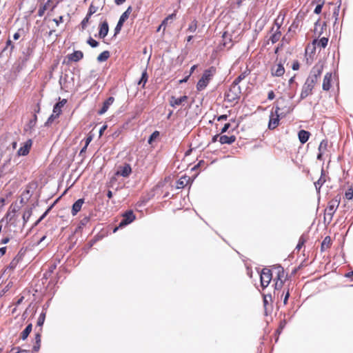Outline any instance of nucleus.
<instances>
[{"label": "nucleus", "instance_id": "nucleus-49", "mask_svg": "<svg viewBox=\"0 0 353 353\" xmlns=\"http://www.w3.org/2000/svg\"><path fill=\"white\" fill-rule=\"evenodd\" d=\"M323 4L324 1H322L321 3L318 4L314 8V12L317 14H320L321 12Z\"/></svg>", "mask_w": 353, "mask_h": 353}, {"label": "nucleus", "instance_id": "nucleus-27", "mask_svg": "<svg viewBox=\"0 0 353 353\" xmlns=\"http://www.w3.org/2000/svg\"><path fill=\"white\" fill-rule=\"evenodd\" d=\"M298 137L299 141L303 144L308 141L310 137V133L308 131L301 130L299 132Z\"/></svg>", "mask_w": 353, "mask_h": 353}, {"label": "nucleus", "instance_id": "nucleus-44", "mask_svg": "<svg viewBox=\"0 0 353 353\" xmlns=\"http://www.w3.org/2000/svg\"><path fill=\"white\" fill-rule=\"evenodd\" d=\"M91 16H88L87 14L85 17L81 21V26L83 30H85L89 23L90 19Z\"/></svg>", "mask_w": 353, "mask_h": 353}, {"label": "nucleus", "instance_id": "nucleus-39", "mask_svg": "<svg viewBox=\"0 0 353 353\" xmlns=\"http://www.w3.org/2000/svg\"><path fill=\"white\" fill-rule=\"evenodd\" d=\"M246 77V74L245 72H243L241 73L240 75H239L234 80V81L232 82V85H234L236 86H239V83L243 80Z\"/></svg>", "mask_w": 353, "mask_h": 353}, {"label": "nucleus", "instance_id": "nucleus-36", "mask_svg": "<svg viewBox=\"0 0 353 353\" xmlns=\"http://www.w3.org/2000/svg\"><path fill=\"white\" fill-rule=\"evenodd\" d=\"M223 39L224 40L223 41V46L225 47H228V48H231L232 46V39H230V37H228V35L227 34L226 32H224L223 34Z\"/></svg>", "mask_w": 353, "mask_h": 353}, {"label": "nucleus", "instance_id": "nucleus-23", "mask_svg": "<svg viewBox=\"0 0 353 353\" xmlns=\"http://www.w3.org/2000/svg\"><path fill=\"white\" fill-rule=\"evenodd\" d=\"M236 141V137L234 135L227 136V135H221L219 137V141L221 144H232Z\"/></svg>", "mask_w": 353, "mask_h": 353}, {"label": "nucleus", "instance_id": "nucleus-47", "mask_svg": "<svg viewBox=\"0 0 353 353\" xmlns=\"http://www.w3.org/2000/svg\"><path fill=\"white\" fill-rule=\"evenodd\" d=\"M159 136V131H154L150 137L148 139V143L150 144L152 142L156 139Z\"/></svg>", "mask_w": 353, "mask_h": 353}, {"label": "nucleus", "instance_id": "nucleus-42", "mask_svg": "<svg viewBox=\"0 0 353 353\" xmlns=\"http://www.w3.org/2000/svg\"><path fill=\"white\" fill-rule=\"evenodd\" d=\"M59 116L57 115V114L52 112V114L49 117L47 121L45 123V126H49L52 124L54 120L58 118Z\"/></svg>", "mask_w": 353, "mask_h": 353}, {"label": "nucleus", "instance_id": "nucleus-28", "mask_svg": "<svg viewBox=\"0 0 353 353\" xmlns=\"http://www.w3.org/2000/svg\"><path fill=\"white\" fill-rule=\"evenodd\" d=\"M67 103V99H62L59 102L57 103L53 108V112L57 114V115H60L61 114V108L65 105Z\"/></svg>", "mask_w": 353, "mask_h": 353}, {"label": "nucleus", "instance_id": "nucleus-8", "mask_svg": "<svg viewBox=\"0 0 353 353\" xmlns=\"http://www.w3.org/2000/svg\"><path fill=\"white\" fill-rule=\"evenodd\" d=\"M279 110H280V108L279 106H276L275 111L271 112V114L270 115L269 123H268V128L269 129L274 130L276 128H277V126L279 125V117L281 115L279 113Z\"/></svg>", "mask_w": 353, "mask_h": 353}, {"label": "nucleus", "instance_id": "nucleus-26", "mask_svg": "<svg viewBox=\"0 0 353 353\" xmlns=\"http://www.w3.org/2000/svg\"><path fill=\"white\" fill-rule=\"evenodd\" d=\"M327 43L328 38L324 37L321 38L319 40L314 39L312 41V44L319 48H325L327 46Z\"/></svg>", "mask_w": 353, "mask_h": 353}, {"label": "nucleus", "instance_id": "nucleus-52", "mask_svg": "<svg viewBox=\"0 0 353 353\" xmlns=\"http://www.w3.org/2000/svg\"><path fill=\"white\" fill-rule=\"evenodd\" d=\"M122 27H123V24L118 22L117 24V26L115 27V29H114V34L115 35L120 32Z\"/></svg>", "mask_w": 353, "mask_h": 353}, {"label": "nucleus", "instance_id": "nucleus-56", "mask_svg": "<svg viewBox=\"0 0 353 353\" xmlns=\"http://www.w3.org/2000/svg\"><path fill=\"white\" fill-rule=\"evenodd\" d=\"M275 97V94L273 90H270L268 94V99L269 100H273Z\"/></svg>", "mask_w": 353, "mask_h": 353}, {"label": "nucleus", "instance_id": "nucleus-64", "mask_svg": "<svg viewBox=\"0 0 353 353\" xmlns=\"http://www.w3.org/2000/svg\"><path fill=\"white\" fill-rule=\"evenodd\" d=\"M17 353H32L30 350H20L17 352Z\"/></svg>", "mask_w": 353, "mask_h": 353}, {"label": "nucleus", "instance_id": "nucleus-32", "mask_svg": "<svg viewBox=\"0 0 353 353\" xmlns=\"http://www.w3.org/2000/svg\"><path fill=\"white\" fill-rule=\"evenodd\" d=\"M19 261H20V257H18L17 256H15L11 261V262L9 264V265L6 268V269L5 270V272L6 270L13 271L15 269V268L17 267V265H18Z\"/></svg>", "mask_w": 353, "mask_h": 353}, {"label": "nucleus", "instance_id": "nucleus-35", "mask_svg": "<svg viewBox=\"0 0 353 353\" xmlns=\"http://www.w3.org/2000/svg\"><path fill=\"white\" fill-rule=\"evenodd\" d=\"M110 57V52L108 50L103 51L97 57L99 62L105 61Z\"/></svg>", "mask_w": 353, "mask_h": 353}, {"label": "nucleus", "instance_id": "nucleus-51", "mask_svg": "<svg viewBox=\"0 0 353 353\" xmlns=\"http://www.w3.org/2000/svg\"><path fill=\"white\" fill-rule=\"evenodd\" d=\"M90 221V218L88 216H85L80 221V226H84L88 222Z\"/></svg>", "mask_w": 353, "mask_h": 353}, {"label": "nucleus", "instance_id": "nucleus-16", "mask_svg": "<svg viewBox=\"0 0 353 353\" xmlns=\"http://www.w3.org/2000/svg\"><path fill=\"white\" fill-rule=\"evenodd\" d=\"M287 11L285 10H282L279 12L276 19L274 20V25L276 26V30H281V27L283 23L284 19L285 17Z\"/></svg>", "mask_w": 353, "mask_h": 353}, {"label": "nucleus", "instance_id": "nucleus-62", "mask_svg": "<svg viewBox=\"0 0 353 353\" xmlns=\"http://www.w3.org/2000/svg\"><path fill=\"white\" fill-rule=\"evenodd\" d=\"M221 136V135H220V134H216V135H214V136L212 137V141L213 143H215L216 141H219V137H220Z\"/></svg>", "mask_w": 353, "mask_h": 353}, {"label": "nucleus", "instance_id": "nucleus-38", "mask_svg": "<svg viewBox=\"0 0 353 353\" xmlns=\"http://www.w3.org/2000/svg\"><path fill=\"white\" fill-rule=\"evenodd\" d=\"M148 74H147V70L145 69L142 72L141 78L140 81H139L138 84L141 85V83H143V88H144L145 83L148 81Z\"/></svg>", "mask_w": 353, "mask_h": 353}, {"label": "nucleus", "instance_id": "nucleus-59", "mask_svg": "<svg viewBox=\"0 0 353 353\" xmlns=\"http://www.w3.org/2000/svg\"><path fill=\"white\" fill-rule=\"evenodd\" d=\"M10 241V237L6 236V237H4V238H3V239H1V243H3V244H6V243H8Z\"/></svg>", "mask_w": 353, "mask_h": 353}, {"label": "nucleus", "instance_id": "nucleus-31", "mask_svg": "<svg viewBox=\"0 0 353 353\" xmlns=\"http://www.w3.org/2000/svg\"><path fill=\"white\" fill-rule=\"evenodd\" d=\"M41 333L38 332L35 334L34 340L35 342L33 345L32 349L34 352H38L41 347Z\"/></svg>", "mask_w": 353, "mask_h": 353}, {"label": "nucleus", "instance_id": "nucleus-53", "mask_svg": "<svg viewBox=\"0 0 353 353\" xmlns=\"http://www.w3.org/2000/svg\"><path fill=\"white\" fill-rule=\"evenodd\" d=\"M300 68V64H299V62L296 60L293 62L292 63V68L293 70H298Z\"/></svg>", "mask_w": 353, "mask_h": 353}, {"label": "nucleus", "instance_id": "nucleus-46", "mask_svg": "<svg viewBox=\"0 0 353 353\" xmlns=\"http://www.w3.org/2000/svg\"><path fill=\"white\" fill-rule=\"evenodd\" d=\"M87 43L92 48H96L99 46V43L92 37L88 38Z\"/></svg>", "mask_w": 353, "mask_h": 353}, {"label": "nucleus", "instance_id": "nucleus-34", "mask_svg": "<svg viewBox=\"0 0 353 353\" xmlns=\"http://www.w3.org/2000/svg\"><path fill=\"white\" fill-rule=\"evenodd\" d=\"M337 3H338V5L334 6L333 13H332V17H333V18H334V23H336L338 20L340 8L341 6V1L339 0V1H338Z\"/></svg>", "mask_w": 353, "mask_h": 353}, {"label": "nucleus", "instance_id": "nucleus-15", "mask_svg": "<svg viewBox=\"0 0 353 353\" xmlns=\"http://www.w3.org/2000/svg\"><path fill=\"white\" fill-rule=\"evenodd\" d=\"M332 73L327 72L323 80L322 88L324 91H329L332 87Z\"/></svg>", "mask_w": 353, "mask_h": 353}, {"label": "nucleus", "instance_id": "nucleus-45", "mask_svg": "<svg viewBox=\"0 0 353 353\" xmlns=\"http://www.w3.org/2000/svg\"><path fill=\"white\" fill-rule=\"evenodd\" d=\"M283 296V304L286 305L288 304V299L290 297V290L288 288L287 291L283 292L281 296Z\"/></svg>", "mask_w": 353, "mask_h": 353}, {"label": "nucleus", "instance_id": "nucleus-14", "mask_svg": "<svg viewBox=\"0 0 353 353\" xmlns=\"http://www.w3.org/2000/svg\"><path fill=\"white\" fill-rule=\"evenodd\" d=\"M131 172L132 168L130 165L128 163H125L123 165L119 167L117 174L123 177H128L131 174Z\"/></svg>", "mask_w": 353, "mask_h": 353}, {"label": "nucleus", "instance_id": "nucleus-21", "mask_svg": "<svg viewBox=\"0 0 353 353\" xmlns=\"http://www.w3.org/2000/svg\"><path fill=\"white\" fill-rule=\"evenodd\" d=\"M114 98L112 97H108L103 103V106L101 110H99V114H103L107 112L109 107L113 103Z\"/></svg>", "mask_w": 353, "mask_h": 353}, {"label": "nucleus", "instance_id": "nucleus-5", "mask_svg": "<svg viewBox=\"0 0 353 353\" xmlns=\"http://www.w3.org/2000/svg\"><path fill=\"white\" fill-rule=\"evenodd\" d=\"M241 90L240 86L231 85L229 90L225 93V100L230 103L236 104L240 99Z\"/></svg>", "mask_w": 353, "mask_h": 353}, {"label": "nucleus", "instance_id": "nucleus-13", "mask_svg": "<svg viewBox=\"0 0 353 353\" xmlns=\"http://www.w3.org/2000/svg\"><path fill=\"white\" fill-rule=\"evenodd\" d=\"M284 73L285 68L281 61L274 65L271 69V74L274 77H282Z\"/></svg>", "mask_w": 353, "mask_h": 353}, {"label": "nucleus", "instance_id": "nucleus-30", "mask_svg": "<svg viewBox=\"0 0 353 353\" xmlns=\"http://www.w3.org/2000/svg\"><path fill=\"white\" fill-rule=\"evenodd\" d=\"M132 7L129 6L127 10L121 14L118 22L123 25V23L128 19L130 14L132 12Z\"/></svg>", "mask_w": 353, "mask_h": 353}, {"label": "nucleus", "instance_id": "nucleus-11", "mask_svg": "<svg viewBox=\"0 0 353 353\" xmlns=\"http://www.w3.org/2000/svg\"><path fill=\"white\" fill-rule=\"evenodd\" d=\"M188 97L186 95H183L179 98H176L172 96L169 100L170 106L175 108L178 105H183L184 103L188 101Z\"/></svg>", "mask_w": 353, "mask_h": 353}, {"label": "nucleus", "instance_id": "nucleus-12", "mask_svg": "<svg viewBox=\"0 0 353 353\" xmlns=\"http://www.w3.org/2000/svg\"><path fill=\"white\" fill-rule=\"evenodd\" d=\"M271 32H273L269 39L267 41H264V46L269 44V42L271 41L272 44L276 43L279 41L281 37V30H275L274 31V27L271 28Z\"/></svg>", "mask_w": 353, "mask_h": 353}, {"label": "nucleus", "instance_id": "nucleus-20", "mask_svg": "<svg viewBox=\"0 0 353 353\" xmlns=\"http://www.w3.org/2000/svg\"><path fill=\"white\" fill-rule=\"evenodd\" d=\"M84 203L83 199H79L74 203L72 207L71 214L72 216L77 214L81 211L83 204Z\"/></svg>", "mask_w": 353, "mask_h": 353}, {"label": "nucleus", "instance_id": "nucleus-63", "mask_svg": "<svg viewBox=\"0 0 353 353\" xmlns=\"http://www.w3.org/2000/svg\"><path fill=\"white\" fill-rule=\"evenodd\" d=\"M6 252V247H3L0 248V256H3Z\"/></svg>", "mask_w": 353, "mask_h": 353}, {"label": "nucleus", "instance_id": "nucleus-61", "mask_svg": "<svg viewBox=\"0 0 353 353\" xmlns=\"http://www.w3.org/2000/svg\"><path fill=\"white\" fill-rule=\"evenodd\" d=\"M106 128H107V125H103V126L101 128V129H100V130H99V136H100V137L103 134V132H104V131L106 130Z\"/></svg>", "mask_w": 353, "mask_h": 353}, {"label": "nucleus", "instance_id": "nucleus-60", "mask_svg": "<svg viewBox=\"0 0 353 353\" xmlns=\"http://www.w3.org/2000/svg\"><path fill=\"white\" fill-rule=\"evenodd\" d=\"M323 181H321V179H320L317 182H316L314 184H315V186H316V188H320V187L323 185Z\"/></svg>", "mask_w": 353, "mask_h": 353}, {"label": "nucleus", "instance_id": "nucleus-57", "mask_svg": "<svg viewBox=\"0 0 353 353\" xmlns=\"http://www.w3.org/2000/svg\"><path fill=\"white\" fill-rule=\"evenodd\" d=\"M92 135L88 136L85 140V145L88 146V145L92 141Z\"/></svg>", "mask_w": 353, "mask_h": 353}, {"label": "nucleus", "instance_id": "nucleus-2", "mask_svg": "<svg viewBox=\"0 0 353 353\" xmlns=\"http://www.w3.org/2000/svg\"><path fill=\"white\" fill-rule=\"evenodd\" d=\"M273 282L274 283V289L281 290L285 282L288 280V274L285 272L284 268L280 265H272Z\"/></svg>", "mask_w": 353, "mask_h": 353}, {"label": "nucleus", "instance_id": "nucleus-19", "mask_svg": "<svg viewBox=\"0 0 353 353\" xmlns=\"http://www.w3.org/2000/svg\"><path fill=\"white\" fill-rule=\"evenodd\" d=\"M109 30L108 23L106 21L102 22L99 25V37L101 39H104Z\"/></svg>", "mask_w": 353, "mask_h": 353}, {"label": "nucleus", "instance_id": "nucleus-9", "mask_svg": "<svg viewBox=\"0 0 353 353\" xmlns=\"http://www.w3.org/2000/svg\"><path fill=\"white\" fill-rule=\"evenodd\" d=\"M104 5V2L102 0H93L91 3L88 14V16H92L94 13H96L99 9H102Z\"/></svg>", "mask_w": 353, "mask_h": 353}, {"label": "nucleus", "instance_id": "nucleus-33", "mask_svg": "<svg viewBox=\"0 0 353 353\" xmlns=\"http://www.w3.org/2000/svg\"><path fill=\"white\" fill-rule=\"evenodd\" d=\"M32 329V323L28 324L25 330L21 333V339L25 340L28 338Z\"/></svg>", "mask_w": 353, "mask_h": 353}, {"label": "nucleus", "instance_id": "nucleus-24", "mask_svg": "<svg viewBox=\"0 0 353 353\" xmlns=\"http://www.w3.org/2000/svg\"><path fill=\"white\" fill-rule=\"evenodd\" d=\"M332 244L331 237L330 236H325L321 243V251L323 252L328 250L331 248Z\"/></svg>", "mask_w": 353, "mask_h": 353}, {"label": "nucleus", "instance_id": "nucleus-7", "mask_svg": "<svg viewBox=\"0 0 353 353\" xmlns=\"http://www.w3.org/2000/svg\"><path fill=\"white\" fill-rule=\"evenodd\" d=\"M19 210V206L17 205V203H12L6 213V218L8 219V221L14 224L17 219V212Z\"/></svg>", "mask_w": 353, "mask_h": 353}, {"label": "nucleus", "instance_id": "nucleus-1", "mask_svg": "<svg viewBox=\"0 0 353 353\" xmlns=\"http://www.w3.org/2000/svg\"><path fill=\"white\" fill-rule=\"evenodd\" d=\"M323 70V64L321 62L316 63L312 70L310 74L307 77L304 84L302 86L300 94L301 99H304L308 96L312 94L313 89L316 84L318 83Z\"/></svg>", "mask_w": 353, "mask_h": 353}, {"label": "nucleus", "instance_id": "nucleus-29", "mask_svg": "<svg viewBox=\"0 0 353 353\" xmlns=\"http://www.w3.org/2000/svg\"><path fill=\"white\" fill-rule=\"evenodd\" d=\"M176 12L169 14L167 17H165L161 23V26H163V33L164 34L166 26H168L170 21H172L176 18Z\"/></svg>", "mask_w": 353, "mask_h": 353}, {"label": "nucleus", "instance_id": "nucleus-37", "mask_svg": "<svg viewBox=\"0 0 353 353\" xmlns=\"http://www.w3.org/2000/svg\"><path fill=\"white\" fill-rule=\"evenodd\" d=\"M50 1H51V0H48V1L45 3V4L41 5V6L39 7V10H38V15H39V17H42V16L44 14V13H45L46 10L48 9V4H49V3L50 2Z\"/></svg>", "mask_w": 353, "mask_h": 353}, {"label": "nucleus", "instance_id": "nucleus-17", "mask_svg": "<svg viewBox=\"0 0 353 353\" xmlns=\"http://www.w3.org/2000/svg\"><path fill=\"white\" fill-rule=\"evenodd\" d=\"M191 182V179L190 176L184 175L181 176L177 181H176V188L177 189H181L187 186L188 184H190Z\"/></svg>", "mask_w": 353, "mask_h": 353}, {"label": "nucleus", "instance_id": "nucleus-4", "mask_svg": "<svg viewBox=\"0 0 353 353\" xmlns=\"http://www.w3.org/2000/svg\"><path fill=\"white\" fill-rule=\"evenodd\" d=\"M341 201V196H336L331 199L327 205L324 212V222L328 224L332 221L333 216L337 210Z\"/></svg>", "mask_w": 353, "mask_h": 353}, {"label": "nucleus", "instance_id": "nucleus-18", "mask_svg": "<svg viewBox=\"0 0 353 353\" xmlns=\"http://www.w3.org/2000/svg\"><path fill=\"white\" fill-rule=\"evenodd\" d=\"M31 145H32V141L30 139H29L28 141H27L24 145L21 147L18 152H17V154L19 156H26L27 155L29 152H30V148H31Z\"/></svg>", "mask_w": 353, "mask_h": 353}, {"label": "nucleus", "instance_id": "nucleus-25", "mask_svg": "<svg viewBox=\"0 0 353 353\" xmlns=\"http://www.w3.org/2000/svg\"><path fill=\"white\" fill-rule=\"evenodd\" d=\"M83 57V53L80 50H77L68 55V58L70 61L77 62L82 59Z\"/></svg>", "mask_w": 353, "mask_h": 353}, {"label": "nucleus", "instance_id": "nucleus-3", "mask_svg": "<svg viewBox=\"0 0 353 353\" xmlns=\"http://www.w3.org/2000/svg\"><path fill=\"white\" fill-rule=\"evenodd\" d=\"M216 73V68L214 66H211L205 70L201 79L196 83L197 91L200 92L205 90Z\"/></svg>", "mask_w": 353, "mask_h": 353}, {"label": "nucleus", "instance_id": "nucleus-6", "mask_svg": "<svg viewBox=\"0 0 353 353\" xmlns=\"http://www.w3.org/2000/svg\"><path fill=\"white\" fill-rule=\"evenodd\" d=\"M261 285L263 288L268 287L272 280H273L272 266L270 268H263L261 272Z\"/></svg>", "mask_w": 353, "mask_h": 353}, {"label": "nucleus", "instance_id": "nucleus-40", "mask_svg": "<svg viewBox=\"0 0 353 353\" xmlns=\"http://www.w3.org/2000/svg\"><path fill=\"white\" fill-rule=\"evenodd\" d=\"M197 21L194 19L189 25L187 31L190 32H194L197 29Z\"/></svg>", "mask_w": 353, "mask_h": 353}, {"label": "nucleus", "instance_id": "nucleus-55", "mask_svg": "<svg viewBox=\"0 0 353 353\" xmlns=\"http://www.w3.org/2000/svg\"><path fill=\"white\" fill-rule=\"evenodd\" d=\"M230 123H225L224 125V126L223 127V128L221 130V134H223V133L226 132L228 130V129L230 128Z\"/></svg>", "mask_w": 353, "mask_h": 353}, {"label": "nucleus", "instance_id": "nucleus-58", "mask_svg": "<svg viewBox=\"0 0 353 353\" xmlns=\"http://www.w3.org/2000/svg\"><path fill=\"white\" fill-rule=\"evenodd\" d=\"M227 119H228V115L227 114H222V115H221V116L217 117V120L219 121L226 120Z\"/></svg>", "mask_w": 353, "mask_h": 353}, {"label": "nucleus", "instance_id": "nucleus-43", "mask_svg": "<svg viewBox=\"0 0 353 353\" xmlns=\"http://www.w3.org/2000/svg\"><path fill=\"white\" fill-rule=\"evenodd\" d=\"M45 319H46V312H41V314L39 315V318H38V320H37V325L38 326H42L44 323V321H45Z\"/></svg>", "mask_w": 353, "mask_h": 353}, {"label": "nucleus", "instance_id": "nucleus-50", "mask_svg": "<svg viewBox=\"0 0 353 353\" xmlns=\"http://www.w3.org/2000/svg\"><path fill=\"white\" fill-rule=\"evenodd\" d=\"M31 216V211L28 210L27 212H25L23 214V222L24 223H26L28 219L30 218V216Z\"/></svg>", "mask_w": 353, "mask_h": 353}, {"label": "nucleus", "instance_id": "nucleus-22", "mask_svg": "<svg viewBox=\"0 0 353 353\" xmlns=\"http://www.w3.org/2000/svg\"><path fill=\"white\" fill-rule=\"evenodd\" d=\"M328 143L327 140H322L319 146V154L317 155V159L319 160H322V157L327 151Z\"/></svg>", "mask_w": 353, "mask_h": 353}, {"label": "nucleus", "instance_id": "nucleus-10", "mask_svg": "<svg viewBox=\"0 0 353 353\" xmlns=\"http://www.w3.org/2000/svg\"><path fill=\"white\" fill-rule=\"evenodd\" d=\"M135 215L132 210L125 212L123 215V219L119 223V226L126 225L131 223L135 219Z\"/></svg>", "mask_w": 353, "mask_h": 353}, {"label": "nucleus", "instance_id": "nucleus-48", "mask_svg": "<svg viewBox=\"0 0 353 353\" xmlns=\"http://www.w3.org/2000/svg\"><path fill=\"white\" fill-rule=\"evenodd\" d=\"M345 197L347 199V200H350L353 198V189L352 188H349L346 192H345Z\"/></svg>", "mask_w": 353, "mask_h": 353}, {"label": "nucleus", "instance_id": "nucleus-41", "mask_svg": "<svg viewBox=\"0 0 353 353\" xmlns=\"http://www.w3.org/2000/svg\"><path fill=\"white\" fill-rule=\"evenodd\" d=\"M306 242V237L303 235L301 236L299 239V243L296 247V249L300 250L301 248L305 245Z\"/></svg>", "mask_w": 353, "mask_h": 353}, {"label": "nucleus", "instance_id": "nucleus-54", "mask_svg": "<svg viewBox=\"0 0 353 353\" xmlns=\"http://www.w3.org/2000/svg\"><path fill=\"white\" fill-rule=\"evenodd\" d=\"M53 21L58 26L60 23H62L63 22V16H60L58 19H54Z\"/></svg>", "mask_w": 353, "mask_h": 353}]
</instances>
